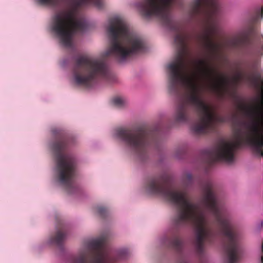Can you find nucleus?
I'll return each mask as SVG.
<instances>
[{
	"mask_svg": "<svg viewBox=\"0 0 263 263\" xmlns=\"http://www.w3.org/2000/svg\"><path fill=\"white\" fill-rule=\"evenodd\" d=\"M163 24L170 30L175 32L174 42L178 48L176 60L170 63L168 89L176 95L179 94L180 85L186 90L178 102L175 116L178 122H185L189 119L192 106L198 111L199 120L193 124L191 130L194 134L200 135L213 130L216 123H224L229 120L232 125L234 139L220 141L212 149L206 150L204 155L210 163L220 161L228 164L232 163L235 159L237 151L243 145L251 146L254 151L263 156V107L262 105H247L235 96L238 108L249 118L246 121L236 114L228 119L216 115L213 108L206 104L200 96L201 87L195 77L186 73L185 56L187 52V42L189 36L185 33L179 23L172 16H157Z\"/></svg>",
	"mask_w": 263,
	"mask_h": 263,
	"instance_id": "obj_1",
	"label": "nucleus"
},
{
	"mask_svg": "<svg viewBox=\"0 0 263 263\" xmlns=\"http://www.w3.org/2000/svg\"><path fill=\"white\" fill-rule=\"evenodd\" d=\"M145 189L148 193L162 197L176 206L177 213L173 219L176 227H183L189 223L194 226L195 245L199 253L203 251L205 242L211 243L213 241L216 234L209 223L204 210L199 204L191 201L186 191L173 190L167 176L149 178Z\"/></svg>",
	"mask_w": 263,
	"mask_h": 263,
	"instance_id": "obj_2",
	"label": "nucleus"
},
{
	"mask_svg": "<svg viewBox=\"0 0 263 263\" xmlns=\"http://www.w3.org/2000/svg\"><path fill=\"white\" fill-rule=\"evenodd\" d=\"M201 189V203L214 217L223 236L224 263H239L243 252L240 232L219 205L212 182L204 181Z\"/></svg>",
	"mask_w": 263,
	"mask_h": 263,
	"instance_id": "obj_3",
	"label": "nucleus"
},
{
	"mask_svg": "<svg viewBox=\"0 0 263 263\" xmlns=\"http://www.w3.org/2000/svg\"><path fill=\"white\" fill-rule=\"evenodd\" d=\"M110 45L105 55L121 62L134 54L145 51V44L140 36L131 33L127 24L119 17L111 18L107 28Z\"/></svg>",
	"mask_w": 263,
	"mask_h": 263,
	"instance_id": "obj_4",
	"label": "nucleus"
},
{
	"mask_svg": "<svg viewBox=\"0 0 263 263\" xmlns=\"http://www.w3.org/2000/svg\"><path fill=\"white\" fill-rule=\"evenodd\" d=\"M67 4L70 10L55 14L52 18L51 29L64 47L70 48L74 34L83 31L85 28L84 23L75 18V11L79 7L89 4L102 9L103 2V0H67Z\"/></svg>",
	"mask_w": 263,
	"mask_h": 263,
	"instance_id": "obj_5",
	"label": "nucleus"
},
{
	"mask_svg": "<svg viewBox=\"0 0 263 263\" xmlns=\"http://www.w3.org/2000/svg\"><path fill=\"white\" fill-rule=\"evenodd\" d=\"M53 133L55 139L51 145V149L56 162L57 178L69 193H73L77 190L74 181L76 161L73 156L65 152L69 139L61 130L55 129Z\"/></svg>",
	"mask_w": 263,
	"mask_h": 263,
	"instance_id": "obj_6",
	"label": "nucleus"
},
{
	"mask_svg": "<svg viewBox=\"0 0 263 263\" xmlns=\"http://www.w3.org/2000/svg\"><path fill=\"white\" fill-rule=\"evenodd\" d=\"M219 12L218 0H195L192 5L193 15L203 16L205 18L206 26L199 37L210 59L217 55L219 49V45L215 43L212 38L216 30V22Z\"/></svg>",
	"mask_w": 263,
	"mask_h": 263,
	"instance_id": "obj_7",
	"label": "nucleus"
},
{
	"mask_svg": "<svg viewBox=\"0 0 263 263\" xmlns=\"http://www.w3.org/2000/svg\"><path fill=\"white\" fill-rule=\"evenodd\" d=\"M107 68L102 60H95L86 55L75 59L73 79L75 84L86 88L91 87L99 78H106Z\"/></svg>",
	"mask_w": 263,
	"mask_h": 263,
	"instance_id": "obj_8",
	"label": "nucleus"
},
{
	"mask_svg": "<svg viewBox=\"0 0 263 263\" xmlns=\"http://www.w3.org/2000/svg\"><path fill=\"white\" fill-rule=\"evenodd\" d=\"M114 136L130 147L141 159L147 154L150 145H155L157 142V132L148 130L140 127L134 129L118 128Z\"/></svg>",
	"mask_w": 263,
	"mask_h": 263,
	"instance_id": "obj_9",
	"label": "nucleus"
},
{
	"mask_svg": "<svg viewBox=\"0 0 263 263\" xmlns=\"http://www.w3.org/2000/svg\"><path fill=\"white\" fill-rule=\"evenodd\" d=\"M89 252L82 251L70 258L71 263H114L116 260L127 257L128 251L123 249L119 250L113 256L106 245V239L101 237L92 240L89 245Z\"/></svg>",
	"mask_w": 263,
	"mask_h": 263,
	"instance_id": "obj_10",
	"label": "nucleus"
},
{
	"mask_svg": "<svg viewBox=\"0 0 263 263\" xmlns=\"http://www.w3.org/2000/svg\"><path fill=\"white\" fill-rule=\"evenodd\" d=\"M263 17V7L256 9L250 20L249 26L238 32L228 41V44L232 48L237 50L242 54H248L253 52L255 46L252 36L255 33L254 25Z\"/></svg>",
	"mask_w": 263,
	"mask_h": 263,
	"instance_id": "obj_11",
	"label": "nucleus"
},
{
	"mask_svg": "<svg viewBox=\"0 0 263 263\" xmlns=\"http://www.w3.org/2000/svg\"><path fill=\"white\" fill-rule=\"evenodd\" d=\"M163 243L166 247L172 248L178 252L181 251L182 241L177 234H172L171 236L165 237Z\"/></svg>",
	"mask_w": 263,
	"mask_h": 263,
	"instance_id": "obj_12",
	"label": "nucleus"
},
{
	"mask_svg": "<svg viewBox=\"0 0 263 263\" xmlns=\"http://www.w3.org/2000/svg\"><path fill=\"white\" fill-rule=\"evenodd\" d=\"M66 233L65 228L61 224L57 228V231L54 235L51 236L50 241L51 243L61 248L66 238Z\"/></svg>",
	"mask_w": 263,
	"mask_h": 263,
	"instance_id": "obj_13",
	"label": "nucleus"
},
{
	"mask_svg": "<svg viewBox=\"0 0 263 263\" xmlns=\"http://www.w3.org/2000/svg\"><path fill=\"white\" fill-rule=\"evenodd\" d=\"M40 4L52 7L58 6L63 0H37Z\"/></svg>",
	"mask_w": 263,
	"mask_h": 263,
	"instance_id": "obj_14",
	"label": "nucleus"
},
{
	"mask_svg": "<svg viewBox=\"0 0 263 263\" xmlns=\"http://www.w3.org/2000/svg\"><path fill=\"white\" fill-rule=\"evenodd\" d=\"M114 104L117 107L122 108L125 106L126 101L121 97H116L112 100Z\"/></svg>",
	"mask_w": 263,
	"mask_h": 263,
	"instance_id": "obj_15",
	"label": "nucleus"
},
{
	"mask_svg": "<svg viewBox=\"0 0 263 263\" xmlns=\"http://www.w3.org/2000/svg\"><path fill=\"white\" fill-rule=\"evenodd\" d=\"M97 212L98 214L102 217H104L107 213V210L102 206H98L97 208Z\"/></svg>",
	"mask_w": 263,
	"mask_h": 263,
	"instance_id": "obj_16",
	"label": "nucleus"
},
{
	"mask_svg": "<svg viewBox=\"0 0 263 263\" xmlns=\"http://www.w3.org/2000/svg\"><path fill=\"white\" fill-rule=\"evenodd\" d=\"M185 180L187 182H188L189 183H191L192 179H193V176L190 174H187L185 175Z\"/></svg>",
	"mask_w": 263,
	"mask_h": 263,
	"instance_id": "obj_17",
	"label": "nucleus"
},
{
	"mask_svg": "<svg viewBox=\"0 0 263 263\" xmlns=\"http://www.w3.org/2000/svg\"><path fill=\"white\" fill-rule=\"evenodd\" d=\"M261 251H262V255L261 256V263H263V242H262Z\"/></svg>",
	"mask_w": 263,
	"mask_h": 263,
	"instance_id": "obj_18",
	"label": "nucleus"
},
{
	"mask_svg": "<svg viewBox=\"0 0 263 263\" xmlns=\"http://www.w3.org/2000/svg\"><path fill=\"white\" fill-rule=\"evenodd\" d=\"M178 152H179L180 153H183V150L182 149L179 148L178 149Z\"/></svg>",
	"mask_w": 263,
	"mask_h": 263,
	"instance_id": "obj_19",
	"label": "nucleus"
},
{
	"mask_svg": "<svg viewBox=\"0 0 263 263\" xmlns=\"http://www.w3.org/2000/svg\"><path fill=\"white\" fill-rule=\"evenodd\" d=\"M176 157H177V158H180V155H179V154H176Z\"/></svg>",
	"mask_w": 263,
	"mask_h": 263,
	"instance_id": "obj_20",
	"label": "nucleus"
},
{
	"mask_svg": "<svg viewBox=\"0 0 263 263\" xmlns=\"http://www.w3.org/2000/svg\"><path fill=\"white\" fill-rule=\"evenodd\" d=\"M261 227L263 228V221L261 222Z\"/></svg>",
	"mask_w": 263,
	"mask_h": 263,
	"instance_id": "obj_21",
	"label": "nucleus"
}]
</instances>
